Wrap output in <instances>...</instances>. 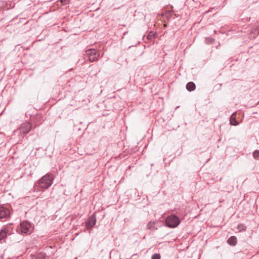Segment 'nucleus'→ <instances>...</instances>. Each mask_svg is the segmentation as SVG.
<instances>
[{
  "label": "nucleus",
  "mask_w": 259,
  "mask_h": 259,
  "mask_svg": "<svg viewBox=\"0 0 259 259\" xmlns=\"http://www.w3.org/2000/svg\"><path fill=\"white\" fill-rule=\"evenodd\" d=\"M96 217L95 214L90 215L87 219L85 222V227L88 229H92L93 227L96 225Z\"/></svg>",
  "instance_id": "6e6552de"
},
{
  "label": "nucleus",
  "mask_w": 259,
  "mask_h": 259,
  "mask_svg": "<svg viewBox=\"0 0 259 259\" xmlns=\"http://www.w3.org/2000/svg\"><path fill=\"white\" fill-rule=\"evenodd\" d=\"M35 128L33 127L31 123L26 122L21 124L20 126L14 131L15 134H17L20 139L22 140L23 138L31 131Z\"/></svg>",
  "instance_id": "f03ea898"
},
{
  "label": "nucleus",
  "mask_w": 259,
  "mask_h": 259,
  "mask_svg": "<svg viewBox=\"0 0 259 259\" xmlns=\"http://www.w3.org/2000/svg\"><path fill=\"white\" fill-rule=\"evenodd\" d=\"M235 113H234L230 118V124L232 125L236 126L239 124V122L236 120L235 116L234 114Z\"/></svg>",
  "instance_id": "4468645a"
},
{
  "label": "nucleus",
  "mask_w": 259,
  "mask_h": 259,
  "mask_svg": "<svg viewBox=\"0 0 259 259\" xmlns=\"http://www.w3.org/2000/svg\"><path fill=\"white\" fill-rule=\"evenodd\" d=\"M227 242L230 245L234 246L237 243V237L235 236H232L227 239Z\"/></svg>",
  "instance_id": "9b49d317"
},
{
  "label": "nucleus",
  "mask_w": 259,
  "mask_h": 259,
  "mask_svg": "<svg viewBox=\"0 0 259 259\" xmlns=\"http://www.w3.org/2000/svg\"><path fill=\"white\" fill-rule=\"evenodd\" d=\"M85 54L88 57L89 60L91 62L98 60L100 57L99 52L94 49H89L86 50Z\"/></svg>",
  "instance_id": "39448f33"
},
{
  "label": "nucleus",
  "mask_w": 259,
  "mask_h": 259,
  "mask_svg": "<svg viewBox=\"0 0 259 259\" xmlns=\"http://www.w3.org/2000/svg\"><path fill=\"white\" fill-rule=\"evenodd\" d=\"M209 39L211 40V43H212L214 41V38H210Z\"/></svg>",
  "instance_id": "aec40b11"
},
{
  "label": "nucleus",
  "mask_w": 259,
  "mask_h": 259,
  "mask_svg": "<svg viewBox=\"0 0 259 259\" xmlns=\"http://www.w3.org/2000/svg\"><path fill=\"white\" fill-rule=\"evenodd\" d=\"M53 181V175L48 173L34 183V189L36 191L46 190L51 186Z\"/></svg>",
  "instance_id": "f257e3e1"
},
{
  "label": "nucleus",
  "mask_w": 259,
  "mask_h": 259,
  "mask_svg": "<svg viewBox=\"0 0 259 259\" xmlns=\"http://www.w3.org/2000/svg\"><path fill=\"white\" fill-rule=\"evenodd\" d=\"M181 222L180 218L174 213L167 216L165 219V225L169 228L177 227Z\"/></svg>",
  "instance_id": "7ed1b4c3"
},
{
  "label": "nucleus",
  "mask_w": 259,
  "mask_h": 259,
  "mask_svg": "<svg viewBox=\"0 0 259 259\" xmlns=\"http://www.w3.org/2000/svg\"><path fill=\"white\" fill-rule=\"evenodd\" d=\"M147 227L148 229L152 231H154L157 229L155 222L150 221L148 223Z\"/></svg>",
  "instance_id": "ddd939ff"
},
{
  "label": "nucleus",
  "mask_w": 259,
  "mask_h": 259,
  "mask_svg": "<svg viewBox=\"0 0 259 259\" xmlns=\"http://www.w3.org/2000/svg\"><path fill=\"white\" fill-rule=\"evenodd\" d=\"M253 156L255 159H259V150H255L253 152Z\"/></svg>",
  "instance_id": "f3484780"
},
{
  "label": "nucleus",
  "mask_w": 259,
  "mask_h": 259,
  "mask_svg": "<svg viewBox=\"0 0 259 259\" xmlns=\"http://www.w3.org/2000/svg\"><path fill=\"white\" fill-rule=\"evenodd\" d=\"M126 33H127V32H124V35H125V34H126Z\"/></svg>",
  "instance_id": "4be33fe9"
},
{
  "label": "nucleus",
  "mask_w": 259,
  "mask_h": 259,
  "mask_svg": "<svg viewBox=\"0 0 259 259\" xmlns=\"http://www.w3.org/2000/svg\"><path fill=\"white\" fill-rule=\"evenodd\" d=\"M210 11H211V10H210V9H209L206 13H208V12H209Z\"/></svg>",
  "instance_id": "412c9836"
},
{
  "label": "nucleus",
  "mask_w": 259,
  "mask_h": 259,
  "mask_svg": "<svg viewBox=\"0 0 259 259\" xmlns=\"http://www.w3.org/2000/svg\"><path fill=\"white\" fill-rule=\"evenodd\" d=\"M156 37V35L155 33H154L152 31H150L147 36V38L148 40H152L153 38Z\"/></svg>",
  "instance_id": "2eb2a0df"
},
{
  "label": "nucleus",
  "mask_w": 259,
  "mask_h": 259,
  "mask_svg": "<svg viewBox=\"0 0 259 259\" xmlns=\"http://www.w3.org/2000/svg\"><path fill=\"white\" fill-rule=\"evenodd\" d=\"M126 33H127V32H124V35H125V34H126Z\"/></svg>",
  "instance_id": "5701e85b"
},
{
  "label": "nucleus",
  "mask_w": 259,
  "mask_h": 259,
  "mask_svg": "<svg viewBox=\"0 0 259 259\" xmlns=\"http://www.w3.org/2000/svg\"><path fill=\"white\" fill-rule=\"evenodd\" d=\"M11 207L0 205V221L4 222L10 218Z\"/></svg>",
  "instance_id": "20e7f679"
},
{
  "label": "nucleus",
  "mask_w": 259,
  "mask_h": 259,
  "mask_svg": "<svg viewBox=\"0 0 259 259\" xmlns=\"http://www.w3.org/2000/svg\"><path fill=\"white\" fill-rule=\"evenodd\" d=\"M239 232L245 231L246 227L243 224H239L237 227Z\"/></svg>",
  "instance_id": "dca6fc26"
},
{
  "label": "nucleus",
  "mask_w": 259,
  "mask_h": 259,
  "mask_svg": "<svg viewBox=\"0 0 259 259\" xmlns=\"http://www.w3.org/2000/svg\"><path fill=\"white\" fill-rule=\"evenodd\" d=\"M161 256L159 253H154L152 255L151 259H160Z\"/></svg>",
  "instance_id": "6ab92c4d"
},
{
  "label": "nucleus",
  "mask_w": 259,
  "mask_h": 259,
  "mask_svg": "<svg viewBox=\"0 0 259 259\" xmlns=\"http://www.w3.org/2000/svg\"><path fill=\"white\" fill-rule=\"evenodd\" d=\"M32 259H46L47 257L46 253L44 252H37L31 255Z\"/></svg>",
  "instance_id": "1a4fd4ad"
},
{
  "label": "nucleus",
  "mask_w": 259,
  "mask_h": 259,
  "mask_svg": "<svg viewBox=\"0 0 259 259\" xmlns=\"http://www.w3.org/2000/svg\"><path fill=\"white\" fill-rule=\"evenodd\" d=\"M259 34V26H257L252 29L249 34V37L250 39L255 38Z\"/></svg>",
  "instance_id": "9d476101"
},
{
  "label": "nucleus",
  "mask_w": 259,
  "mask_h": 259,
  "mask_svg": "<svg viewBox=\"0 0 259 259\" xmlns=\"http://www.w3.org/2000/svg\"><path fill=\"white\" fill-rule=\"evenodd\" d=\"M70 0H59V2H60L62 5L65 6L68 5L70 3Z\"/></svg>",
  "instance_id": "a211bd4d"
},
{
  "label": "nucleus",
  "mask_w": 259,
  "mask_h": 259,
  "mask_svg": "<svg viewBox=\"0 0 259 259\" xmlns=\"http://www.w3.org/2000/svg\"><path fill=\"white\" fill-rule=\"evenodd\" d=\"M11 228L9 226H4L0 230V243H2L6 241V238L11 234Z\"/></svg>",
  "instance_id": "0eeeda50"
},
{
  "label": "nucleus",
  "mask_w": 259,
  "mask_h": 259,
  "mask_svg": "<svg viewBox=\"0 0 259 259\" xmlns=\"http://www.w3.org/2000/svg\"><path fill=\"white\" fill-rule=\"evenodd\" d=\"M186 88L189 92H192L195 90L196 85L193 82L190 81L187 83Z\"/></svg>",
  "instance_id": "f8f14e48"
},
{
  "label": "nucleus",
  "mask_w": 259,
  "mask_h": 259,
  "mask_svg": "<svg viewBox=\"0 0 259 259\" xmlns=\"http://www.w3.org/2000/svg\"><path fill=\"white\" fill-rule=\"evenodd\" d=\"M32 224L27 221H24L20 223L19 229L22 234H30L32 232L31 228Z\"/></svg>",
  "instance_id": "423d86ee"
}]
</instances>
